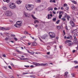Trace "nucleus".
Returning <instances> with one entry per match:
<instances>
[{
	"mask_svg": "<svg viewBox=\"0 0 78 78\" xmlns=\"http://www.w3.org/2000/svg\"><path fill=\"white\" fill-rule=\"evenodd\" d=\"M30 77H31L32 78H34L35 76L34 75H30Z\"/></svg>",
	"mask_w": 78,
	"mask_h": 78,
	"instance_id": "nucleus-30",
	"label": "nucleus"
},
{
	"mask_svg": "<svg viewBox=\"0 0 78 78\" xmlns=\"http://www.w3.org/2000/svg\"><path fill=\"white\" fill-rule=\"evenodd\" d=\"M61 14H62V12H59V15H61Z\"/></svg>",
	"mask_w": 78,
	"mask_h": 78,
	"instance_id": "nucleus-47",
	"label": "nucleus"
},
{
	"mask_svg": "<svg viewBox=\"0 0 78 78\" xmlns=\"http://www.w3.org/2000/svg\"><path fill=\"white\" fill-rule=\"evenodd\" d=\"M31 16H32V17L34 19V20H36V19H37V18H36L34 16V15H32Z\"/></svg>",
	"mask_w": 78,
	"mask_h": 78,
	"instance_id": "nucleus-19",
	"label": "nucleus"
},
{
	"mask_svg": "<svg viewBox=\"0 0 78 78\" xmlns=\"http://www.w3.org/2000/svg\"><path fill=\"white\" fill-rule=\"evenodd\" d=\"M65 29H66V30H69V29H68V27H67V26H66Z\"/></svg>",
	"mask_w": 78,
	"mask_h": 78,
	"instance_id": "nucleus-41",
	"label": "nucleus"
},
{
	"mask_svg": "<svg viewBox=\"0 0 78 78\" xmlns=\"http://www.w3.org/2000/svg\"><path fill=\"white\" fill-rule=\"evenodd\" d=\"M11 65H12V66L13 67H14V65L12 63H11Z\"/></svg>",
	"mask_w": 78,
	"mask_h": 78,
	"instance_id": "nucleus-61",
	"label": "nucleus"
},
{
	"mask_svg": "<svg viewBox=\"0 0 78 78\" xmlns=\"http://www.w3.org/2000/svg\"><path fill=\"white\" fill-rule=\"evenodd\" d=\"M36 62H33V65H34V66H36Z\"/></svg>",
	"mask_w": 78,
	"mask_h": 78,
	"instance_id": "nucleus-33",
	"label": "nucleus"
},
{
	"mask_svg": "<svg viewBox=\"0 0 78 78\" xmlns=\"http://www.w3.org/2000/svg\"><path fill=\"white\" fill-rule=\"evenodd\" d=\"M71 8L73 9H75V6H73L71 7Z\"/></svg>",
	"mask_w": 78,
	"mask_h": 78,
	"instance_id": "nucleus-40",
	"label": "nucleus"
},
{
	"mask_svg": "<svg viewBox=\"0 0 78 78\" xmlns=\"http://www.w3.org/2000/svg\"><path fill=\"white\" fill-rule=\"evenodd\" d=\"M48 11H52L53 10V8L51 7H49L48 8Z\"/></svg>",
	"mask_w": 78,
	"mask_h": 78,
	"instance_id": "nucleus-14",
	"label": "nucleus"
},
{
	"mask_svg": "<svg viewBox=\"0 0 78 78\" xmlns=\"http://www.w3.org/2000/svg\"><path fill=\"white\" fill-rule=\"evenodd\" d=\"M21 25H22V22L18 21L16 22V23L14 25V26L16 27V28H20Z\"/></svg>",
	"mask_w": 78,
	"mask_h": 78,
	"instance_id": "nucleus-2",
	"label": "nucleus"
},
{
	"mask_svg": "<svg viewBox=\"0 0 78 78\" xmlns=\"http://www.w3.org/2000/svg\"><path fill=\"white\" fill-rule=\"evenodd\" d=\"M71 75H72V77H75V74L73 73L71 74Z\"/></svg>",
	"mask_w": 78,
	"mask_h": 78,
	"instance_id": "nucleus-35",
	"label": "nucleus"
},
{
	"mask_svg": "<svg viewBox=\"0 0 78 78\" xmlns=\"http://www.w3.org/2000/svg\"><path fill=\"white\" fill-rule=\"evenodd\" d=\"M50 51L48 52H47V54L48 55H50Z\"/></svg>",
	"mask_w": 78,
	"mask_h": 78,
	"instance_id": "nucleus-52",
	"label": "nucleus"
},
{
	"mask_svg": "<svg viewBox=\"0 0 78 78\" xmlns=\"http://www.w3.org/2000/svg\"><path fill=\"white\" fill-rule=\"evenodd\" d=\"M72 39V36L70 35V37H69V39Z\"/></svg>",
	"mask_w": 78,
	"mask_h": 78,
	"instance_id": "nucleus-45",
	"label": "nucleus"
},
{
	"mask_svg": "<svg viewBox=\"0 0 78 78\" xmlns=\"http://www.w3.org/2000/svg\"><path fill=\"white\" fill-rule=\"evenodd\" d=\"M73 20L74 21V22H75V20L74 19V18L73 19Z\"/></svg>",
	"mask_w": 78,
	"mask_h": 78,
	"instance_id": "nucleus-64",
	"label": "nucleus"
},
{
	"mask_svg": "<svg viewBox=\"0 0 78 78\" xmlns=\"http://www.w3.org/2000/svg\"><path fill=\"white\" fill-rule=\"evenodd\" d=\"M75 51H76L75 50H73V53H74V52H75Z\"/></svg>",
	"mask_w": 78,
	"mask_h": 78,
	"instance_id": "nucleus-59",
	"label": "nucleus"
},
{
	"mask_svg": "<svg viewBox=\"0 0 78 78\" xmlns=\"http://www.w3.org/2000/svg\"><path fill=\"white\" fill-rule=\"evenodd\" d=\"M73 43H69L68 44V45L69 46H70V45H73Z\"/></svg>",
	"mask_w": 78,
	"mask_h": 78,
	"instance_id": "nucleus-25",
	"label": "nucleus"
},
{
	"mask_svg": "<svg viewBox=\"0 0 78 78\" xmlns=\"http://www.w3.org/2000/svg\"><path fill=\"white\" fill-rule=\"evenodd\" d=\"M22 3V1L18 0L16 1V3L18 4V5H20V3Z\"/></svg>",
	"mask_w": 78,
	"mask_h": 78,
	"instance_id": "nucleus-10",
	"label": "nucleus"
},
{
	"mask_svg": "<svg viewBox=\"0 0 78 78\" xmlns=\"http://www.w3.org/2000/svg\"><path fill=\"white\" fill-rule=\"evenodd\" d=\"M74 63H75V64H78V62H77L76 61H74Z\"/></svg>",
	"mask_w": 78,
	"mask_h": 78,
	"instance_id": "nucleus-37",
	"label": "nucleus"
},
{
	"mask_svg": "<svg viewBox=\"0 0 78 78\" xmlns=\"http://www.w3.org/2000/svg\"><path fill=\"white\" fill-rule=\"evenodd\" d=\"M67 42H68V43H69V42H71V40H67Z\"/></svg>",
	"mask_w": 78,
	"mask_h": 78,
	"instance_id": "nucleus-43",
	"label": "nucleus"
},
{
	"mask_svg": "<svg viewBox=\"0 0 78 78\" xmlns=\"http://www.w3.org/2000/svg\"><path fill=\"white\" fill-rule=\"evenodd\" d=\"M59 47H60V49H61V48H62V46H60Z\"/></svg>",
	"mask_w": 78,
	"mask_h": 78,
	"instance_id": "nucleus-51",
	"label": "nucleus"
},
{
	"mask_svg": "<svg viewBox=\"0 0 78 78\" xmlns=\"http://www.w3.org/2000/svg\"><path fill=\"white\" fill-rule=\"evenodd\" d=\"M8 39H9V38H8L7 37H6V38H5V41H8Z\"/></svg>",
	"mask_w": 78,
	"mask_h": 78,
	"instance_id": "nucleus-50",
	"label": "nucleus"
},
{
	"mask_svg": "<svg viewBox=\"0 0 78 78\" xmlns=\"http://www.w3.org/2000/svg\"><path fill=\"white\" fill-rule=\"evenodd\" d=\"M62 14H61V15H59V19H61V17H62Z\"/></svg>",
	"mask_w": 78,
	"mask_h": 78,
	"instance_id": "nucleus-28",
	"label": "nucleus"
},
{
	"mask_svg": "<svg viewBox=\"0 0 78 78\" xmlns=\"http://www.w3.org/2000/svg\"><path fill=\"white\" fill-rule=\"evenodd\" d=\"M52 2L53 3H55V2H56V1L55 0H53Z\"/></svg>",
	"mask_w": 78,
	"mask_h": 78,
	"instance_id": "nucleus-58",
	"label": "nucleus"
},
{
	"mask_svg": "<svg viewBox=\"0 0 78 78\" xmlns=\"http://www.w3.org/2000/svg\"><path fill=\"white\" fill-rule=\"evenodd\" d=\"M54 10H57V8L56 7L54 8Z\"/></svg>",
	"mask_w": 78,
	"mask_h": 78,
	"instance_id": "nucleus-56",
	"label": "nucleus"
},
{
	"mask_svg": "<svg viewBox=\"0 0 78 78\" xmlns=\"http://www.w3.org/2000/svg\"><path fill=\"white\" fill-rule=\"evenodd\" d=\"M48 66L47 63H45V64L41 63L39 64V63H36V66Z\"/></svg>",
	"mask_w": 78,
	"mask_h": 78,
	"instance_id": "nucleus-4",
	"label": "nucleus"
},
{
	"mask_svg": "<svg viewBox=\"0 0 78 78\" xmlns=\"http://www.w3.org/2000/svg\"><path fill=\"white\" fill-rule=\"evenodd\" d=\"M48 19H51V17H50V14H48Z\"/></svg>",
	"mask_w": 78,
	"mask_h": 78,
	"instance_id": "nucleus-23",
	"label": "nucleus"
},
{
	"mask_svg": "<svg viewBox=\"0 0 78 78\" xmlns=\"http://www.w3.org/2000/svg\"><path fill=\"white\" fill-rule=\"evenodd\" d=\"M34 23L36 24V23H39V21H38V20H35L34 21Z\"/></svg>",
	"mask_w": 78,
	"mask_h": 78,
	"instance_id": "nucleus-18",
	"label": "nucleus"
},
{
	"mask_svg": "<svg viewBox=\"0 0 78 78\" xmlns=\"http://www.w3.org/2000/svg\"><path fill=\"white\" fill-rule=\"evenodd\" d=\"M9 6L11 9H14L16 8V5L14 3H12L9 5Z\"/></svg>",
	"mask_w": 78,
	"mask_h": 78,
	"instance_id": "nucleus-5",
	"label": "nucleus"
},
{
	"mask_svg": "<svg viewBox=\"0 0 78 78\" xmlns=\"http://www.w3.org/2000/svg\"><path fill=\"white\" fill-rule=\"evenodd\" d=\"M70 18V16H68L67 17V19L68 20H69V18Z\"/></svg>",
	"mask_w": 78,
	"mask_h": 78,
	"instance_id": "nucleus-36",
	"label": "nucleus"
},
{
	"mask_svg": "<svg viewBox=\"0 0 78 78\" xmlns=\"http://www.w3.org/2000/svg\"><path fill=\"white\" fill-rule=\"evenodd\" d=\"M28 45H31V43H28Z\"/></svg>",
	"mask_w": 78,
	"mask_h": 78,
	"instance_id": "nucleus-60",
	"label": "nucleus"
},
{
	"mask_svg": "<svg viewBox=\"0 0 78 78\" xmlns=\"http://www.w3.org/2000/svg\"><path fill=\"white\" fill-rule=\"evenodd\" d=\"M24 66L25 67H30V66H25V65Z\"/></svg>",
	"mask_w": 78,
	"mask_h": 78,
	"instance_id": "nucleus-46",
	"label": "nucleus"
},
{
	"mask_svg": "<svg viewBox=\"0 0 78 78\" xmlns=\"http://www.w3.org/2000/svg\"><path fill=\"white\" fill-rule=\"evenodd\" d=\"M67 6V5L66 4H64L63 6L65 7V6Z\"/></svg>",
	"mask_w": 78,
	"mask_h": 78,
	"instance_id": "nucleus-38",
	"label": "nucleus"
},
{
	"mask_svg": "<svg viewBox=\"0 0 78 78\" xmlns=\"http://www.w3.org/2000/svg\"><path fill=\"white\" fill-rule=\"evenodd\" d=\"M72 2L73 3H74V4H76V2L75 1H72Z\"/></svg>",
	"mask_w": 78,
	"mask_h": 78,
	"instance_id": "nucleus-21",
	"label": "nucleus"
},
{
	"mask_svg": "<svg viewBox=\"0 0 78 78\" xmlns=\"http://www.w3.org/2000/svg\"><path fill=\"white\" fill-rule=\"evenodd\" d=\"M3 9L4 10H6V9H7V8H6V7H3Z\"/></svg>",
	"mask_w": 78,
	"mask_h": 78,
	"instance_id": "nucleus-24",
	"label": "nucleus"
},
{
	"mask_svg": "<svg viewBox=\"0 0 78 78\" xmlns=\"http://www.w3.org/2000/svg\"><path fill=\"white\" fill-rule=\"evenodd\" d=\"M52 12L53 14H56V12L55 11L53 10Z\"/></svg>",
	"mask_w": 78,
	"mask_h": 78,
	"instance_id": "nucleus-39",
	"label": "nucleus"
},
{
	"mask_svg": "<svg viewBox=\"0 0 78 78\" xmlns=\"http://www.w3.org/2000/svg\"><path fill=\"white\" fill-rule=\"evenodd\" d=\"M24 34H28V32H27V31H24Z\"/></svg>",
	"mask_w": 78,
	"mask_h": 78,
	"instance_id": "nucleus-32",
	"label": "nucleus"
},
{
	"mask_svg": "<svg viewBox=\"0 0 78 78\" xmlns=\"http://www.w3.org/2000/svg\"><path fill=\"white\" fill-rule=\"evenodd\" d=\"M57 29L58 30H60V29L61 28V27L59 26H58L57 27Z\"/></svg>",
	"mask_w": 78,
	"mask_h": 78,
	"instance_id": "nucleus-31",
	"label": "nucleus"
},
{
	"mask_svg": "<svg viewBox=\"0 0 78 78\" xmlns=\"http://www.w3.org/2000/svg\"><path fill=\"white\" fill-rule=\"evenodd\" d=\"M26 8L28 11H32L34 8V5L31 4L26 5Z\"/></svg>",
	"mask_w": 78,
	"mask_h": 78,
	"instance_id": "nucleus-1",
	"label": "nucleus"
},
{
	"mask_svg": "<svg viewBox=\"0 0 78 78\" xmlns=\"http://www.w3.org/2000/svg\"><path fill=\"white\" fill-rule=\"evenodd\" d=\"M67 15L65 13L64 14V16L63 17V18H66V17H67Z\"/></svg>",
	"mask_w": 78,
	"mask_h": 78,
	"instance_id": "nucleus-22",
	"label": "nucleus"
},
{
	"mask_svg": "<svg viewBox=\"0 0 78 78\" xmlns=\"http://www.w3.org/2000/svg\"><path fill=\"white\" fill-rule=\"evenodd\" d=\"M70 23L71 25V26H72V27H75V23H74V22H73V21H70Z\"/></svg>",
	"mask_w": 78,
	"mask_h": 78,
	"instance_id": "nucleus-7",
	"label": "nucleus"
},
{
	"mask_svg": "<svg viewBox=\"0 0 78 78\" xmlns=\"http://www.w3.org/2000/svg\"><path fill=\"white\" fill-rule=\"evenodd\" d=\"M32 45H33V46H36V45H37V43L36 42H34L33 43Z\"/></svg>",
	"mask_w": 78,
	"mask_h": 78,
	"instance_id": "nucleus-13",
	"label": "nucleus"
},
{
	"mask_svg": "<svg viewBox=\"0 0 78 78\" xmlns=\"http://www.w3.org/2000/svg\"><path fill=\"white\" fill-rule=\"evenodd\" d=\"M52 20L53 21H56V18H53L52 19Z\"/></svg>",
	"mask_w": 78,
	"mask_h": 78,
	"instance_id": "nucleus-34",
	"label": "nucleus"
},
{
	"mask_svg": "<svg viewBox=\"0 0 78 78\" xmlns=\"http://www.w3.org/2000/svg\"><path fill=\"white\" fill-rule=\"evenodd\" d=\"M49 35L50 37L51 38H54L55 37V34L53 32H50L49 33Z\"/></svg>",
	"mask_w": 78,
	"mask_h": 78,
	"instance_id": "nucleus-3",
	"label": "nucleus"
},
{
	"mask_svg": "<svg viewBox=\"0 0 78 78\" xmlns=\"http://www.w3.org/2000/svg\"><path fill=\"white\" fill-rule=\"evenodd\" d=\"M59 22H60V20H57L56 22V23H57V24H58V23H59Z\"/></svg>",
	"mask_w": 78,
	"mask_h": 78,
	"instance_id": "nucleus-29",
	"label": "nucleus"
},
{
	"mask_svg": "<svg viewBox=\"0 0 78 78\" xmlns=\"http://www.w3.org/2000/svg\"><path fill=\"white\" fill-rule=\"evenodd\" d=\"M16 51H17V52H18V53H22V52L21 51H19V50H16Z\"/></svg>",
	"mask_w": 78,
	"mask_h": 78,
	"instance_id": "nucleus-44",
	"label": "nucleus"
},
{
	"mask_svg": "<svg viewBox=\"0 0 78 78\" xmlns=\"http://www.w3.org/2000/svg\"><path fill=\"white\" fill-rule=\"evenodd\" d=\"M77 35V33L73 35V37H74V40H77V38H76V36Z\"/></svg>",
	"mask_w": 78,
	"mask_h": 78,
	"instance_id": "nucleus-9",
	"label": "nucleus"
},
{
	"mask_svg": "<svg viewBox=\"0 0 78 78\" xmlns=\"http://www.w3.org/2000/svg\"><path fill=\"white\" fill-rule=\"evenodd\" d=\"M63 34H66V32H65V30H64L63 31Z\"/></svg>",
	"mask_w": 78,
	"mask_h": 78,
	"instance_id": "nucleus-62",
	"label": "nucleus"
},
{
	"mask_svg": "<svg viewBox=\"0 0 78 78\" xmlns=\"http://www.w3.org/2000/svg\"><path fill=\"white\" fill-rule=\"evenodd\" d=\"M66 9H69V7H66Z\"/></svg>",
	"mask_w": 78,
	"mask_h": 78,
	"instance_id": "nucleus-57",
	"label": "nucleus"
},
{
	"mask_svg": "<svg viewBox=\"0 0 78 78\" xmlns=\"http://www.w3.org/2000/svg\"><path fill=\"white\" fill-rule=\"evenodd\" d=\"M2 56H3V57H4V58H5V57H6V55L5 54L3 55Z\"/></svg>",
	"mask_w": 78,
	"mask_h": 78,
	"instance_id": "nucleus-48",
	"label": "nucleus"
},
{
	"mask_svg": "<svg viewBox=\"0 0 78 78\" xmlns=\"http://www.w3.org/2000/svg\"><path fill=\"white\" fill-rule=\"evenodd\" d=\"M68 73H68V72H66L65 73V75H64V77H65V78H66V77L67 76V75Z\"/></svg>",
	"mask_w": 78,
	"mask_h": 78,
	"instance_id": "nucleus-12",
	"label": "nucleus"
},
{
	"mask_svg": "<svg viewBox=\"0 0 78 78\" xmlns=\"http://www.w3.org/2000/svg\"><path fill=\"white\" fill-rule=\"evenodd\" d=\"M10 28H7L6 30H10Z\"/></svg>",
	"mask_w": 78,
	"mask_h": 78,
	"instance_id": "nucleus-55",
	"label": "nucleus"
},
{
	"mask_svg": "<svg viewBox=\"0 0 78 78\" xmlns=\"http://www.w3.org/2000/svg\"><path fill=\"white\" fill-rule=\"evenodd\" d=\"M47 37V35L45 34L42 37H41V38L42 39H45Z\"/></svg>",
	"mask_w": 78,
	"mask_h": 78,
	"instance_id": "nucleus-8",
	"label": "nucleus"
},
{
	"mask_svg": "<svg viewBox=\"0 0 78 78\" xmlns=\"http://www.w3.org/2000/svg\"><path fill=\"white\" fill-rule=\"evenodd\" d=\"M8 67L9 68V69H12V68H11V66H9Z\"/></svg>",
	"mask_w": 78,
	"mask_h": 78,
	"instance_id": "nucleus-49",
	"label": "nucleus"
},
{
	"mask_svg": "<svg viewBox=\"0 0 78 78\" xmlns=\"http://www.w3.org/2000/svg\"><path fill=\"white\" fill-rule=\"evenodd\" d=\"M62 20L63 21H66V19L65 18H61Z\"/></svg>",
	"mask_w": 78,
	"mask_h": 78,
	"instance_id": "nucleus-42",
	"label": "nucleus"
},
{
	"mask_svg": "<svg viewBox=\"0 0 78 78\" xmlns=\"http://www.w3.org/2000/svg\"><path fill=\"white\" fill-rule=\"evenodd\" d=\"M0 28L1 29V30H3V31L4 30H5V28L4 27H0Z\"/></svg>",
	"mask_w": 78,
	"mask_h": 78,
	"instance_id": "nucleus-17",
	"label": "nucleus"
},
{
	"mask_svg": "<svg viewBox=\"0 0 78 78\" xmlns=\"http://www.w3.org/2000/svg\"><path fill=\"white\" fill-rule=\"evenodd\" d=\"M43 7V5H41L40 6H39V7H38V8H40L41 9V8H42Z\"/></svg>",
	"mask_w": 78,
	"mask_h": 78,
	"instance_id": "nucleus-26",
	"label": "nucleus"
},
{
	"mask_svg": "<svg viewBox=\"0 0 78 78\" xmlns=\"http://www.w3.org/2000/svg\"><path fill=\"white\" fill-rule=\"evenodd\" d=\"M11 36L12 37H14V36H15V35H13V34H12V35H11Z\"/></svg>",
	"mask_w": 78,
	"mask_h": 78,
	"instance_id": "nucleus-54",
	"label": "nucleus"
},
{
	"mask_svg": "<svg viewBox=\"0 0 78 78\" xmlns=\"http://www.w3.org/2000/svg\"><path fill=\"white\" fill-rule=\"evenodd\" d=\"M4 2H7V3H9V0H3Z\"/></svg>",
	"mask_w": 78,
	"mask_h": 78,
	"instance_id": "nucleus-20",
	"label": "nucleus"
},
{
	"mask_svg": "<svg viewBox=\"0 0 78 78\" xmlns=\"http://www.w3.org/2000/svg\"><path fill=\"white\" fill-rule=\"evenodd\" d=\"M76 69H78V66H76L75 67Z\"/></svg>",
	"mask_w": 78,
	"mask_h": 78,
	"instance_id": "nucleus-63",
	"label": "nucleus"
},
{
	"mask_svg": "<svg viewBox=\"0 0 78 78\" xmlns=\"http://www.w3.org/2000/svg\"><path fill=\"white\" fill-rule=\"evenodd\" d=\"M7 14L8 16H11L12 13L11 11H9L7 12Z\"/></svg>",
	"mask_w": 78,
	"mask_h": 78,
	"instance_id": "nucleus-6",
	"label": "nucleus"
},
{
	"mask_svg": "<svg viewBox=\"0 0 78 78\" xmlns=\"http://www.w3.org/2000/svg\"><path fill=\"white\" fill-rule=\"evenodd\" d=\"M35 1L36 2H37V3H39L41 2V0H35Z\"/></svg>",
	"mask_w": 78,
	"mask_h": 78,
	"instance_id": "nucleus-15",
	"label": "nucleus"
},
{
	"mask_svg": "<svg viewBox=\"0 0 78 78\" xmlns=\"http://www.w3.org/2000/svg\"><path fill=\"white\" fill-rule=\"evenodd\" d=\"M76 32H77V29H75L72 31V34H74V33H76Z\"/></svg>",
	"mask_w": 78,
	"mask_h": 78,
	"instance_id": "nucleus-11",
	"label": "nucleus"
},
{
	"mask_svg": "<svg viewBox=\"0 0 78 78\" xmlns=\"http://www.w3.org/2000/svg\"><path fill=\"white\" fill-rule=\"evenodd\" d=\"M24 15L26 17H29V16H28V13H25Z\"/></svg>",
	"mask_w": 78,
	"mask_h": 78,
	"instance_id": "nucleus-16",
	"label": "nucleus"
},
{
	"mask_svg": "<svg viewBox=\"0 0 78 78\" xmlns=\"http://www.w3.org/2000/svg\"><path fill=\"white\" fill-rule=\"evenodd\" d=\"M30 53L31 54V55H34V52L32 51V52H30Z\"/></svg>",
	"mask_w": 78,
	"mask_h": 78,
	"instance_id": "nucleus-27",
	"label": "nucleus"
},
{
	"mask_svg": "<svg viewBox=\"0 0 78 78\" xmlns=\"http://www.w3.org/2000/svg\"><path fill=\"white\" fill-rule=\"evenodd\" d=\"M14 39L15 41H17V39L16 38H14Z\"/></svg>",
	"mask_w": 78,
	"mask_h": 78,
	"instance_id": "nucleus-53",
	"label": "nucleus"
}]
</instances>
